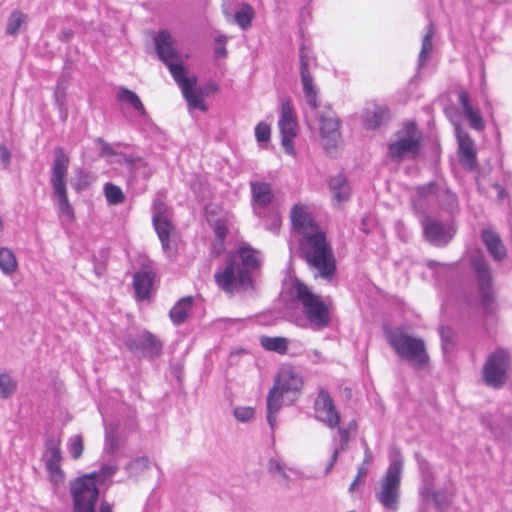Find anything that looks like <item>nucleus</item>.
<instances>
[{"mask_svg":"<svg viewBox=\"0 0 512 512\" xmlns=\"http://www.w3.org/2000/svg\"><path fill=\"white\" fill-rule=\"evenodd\" d=\"M262 264L261 252L247 243L239 246L236 254H230L226 266L215 272L216 284L225 293L233 295L239 291H253L252 272Z\"/></svg>","mask_w":512,"mask_h":512,"instance_id":"f257e3e1","label":"nucleus"},{"mask_svg":"<svg viewBox=\"0 0 512 512\" xmlns=\"http://www.w3.org/2000/svg\"><path fill=\"white\" fill-rule=\"evenodd\" d=\"M300 250L309 267L315 269V277L330 281L336 271V260L326 235L319 229L303 236Z\"/></svg>","mask_w":512,"mask_h":512,"instance_id":"f03ea898","label":"nucleus"},{"mask_svg":"<svg viewBox=\"0 0 512 512\" xmlns=\"http://www.w3.org/2000/svg\"><path fill=\"white\" fill-rule=\"evenodd\" d=\"M118 470L116 465L104 464L98 472L78 477L70 482L74 512H95L99 490L98 484H105Z\"/></svg>","mask_w":512,"mask_h":512,"instance_id":"7ed1b4c3","label":"nucleus"},{"mask_svg":"<svg viewBox=\"0 0 512 512\" xmlns=\"http://www.w3.org/2000/svg\"><path fill=\"white\" fill-rule=\"evenodd\" d=\"M402 473L403 457L399 449L392 448L388 468L375 489V498L385 510L395 512L399 508Z\"/></svg>","mask_w":512,"mask_h":512,"instance_id":"20e7f679","label":"nucleus"},{"mask_svg":"<svg viewBox=\"0 0 512 512\" xmlns=\"http://www.w3.org/2000/svg\"><path fill=\"white\" fill-rule=\"evenodd\" d=\"M386 339L396 355L415 370H423L429 366L430 356L422 338L415 337L404 329L396 328L386 332Z\"/></svg>","mask_w":512,"mask_h":512,"instance_id":"39448f33","label":"nucleus"},{"mask_svg":"<svg viewBox=\"0 0 512 512\" xmlns=\"http://www.w3.org/2000/svg\"><path fill=\"white\" fill-rule=\"evenodd\" d=\"M69 163L70 158L64 149L62 147H56L54 149L50 183L59 206V214L68 221H72L74 219V211L69 202L66 187Z\"/></svg>","mask_w":512,"mask_h":512,"instance_id":"423d86ee","label":"nucleus"},{"mask_svg":"<svg viewBox=\"0 0 512 512\" xmlns=\"http://www.w3.org/2000/svg\"><path fill=\"white\" fill-rule=\"evenodd\" d=\"M296 298L303 306L306 319L317 329H323L330 323L329 307L314 294L307 285L301 282L295 284Z\"/></svg>","mask_w":512,"mask_h":512,"instance_id":"0eeeda50","label":"nucleus"},{"mask_svg":"<svg viewBox=\"0 0 512 512\" xmlns=\"http://www.w3.org/2000/svg\"><path fill=\"white\" fill-rule=\"evenodd\" d=\"M422 134L414 122H408L397 132V139L389 144V156L401 161L405 158H415L420 150Z\"/></svg>","mask_w":512,"mask_h":512,"instance_id":"6e6552de","label":"nucleus"},{"mask_svg":"<svg viewBox=\"0 0 512 512\" xmlns=\"http://www.w3.org/2000/svg\"><path fill=\"white\" fill-rule=\"evenodd\" d=\"M511 368L510 354L505 349H497L491 353L483 367V380L489 387L501 388L508 379Z\"/></svg>","mask_w":512,"mask_h":512,"instance_id":"1a4fd4ad","label":"nucleus"},{"mask_svg":"<svg viewBox=\"0 0 512 512\" xmlns=\"http://www.w3.org/2000/svg\"><path fill=\"white\" fill-rule=\"evenodd\" d=\"M471 264L477 277L483 307L487 312H493L495 303L490 268L480 254L472 257Z\"/></svg>","mask_w":512,"mask_h":512,"instance_id":"9d476101","label":"nucleus"},{"mask_svg":"<svg viewBox=\"0 0 512 512\" xmlns=\"http://www.w3.org/2000/svg\"><path fill=\"white\" fill-rule=\"evenodd\" d=\"M320 134L324 149L331 153L341 140L339 131L340 121L329 105L325 106L319 114Z\"/></svg>","mask_w":512,"mask_h":512,"instance_id":"9b49d317","label":"nucleus"},{"mask_svg":"<svg viewBox=\"0 0 512 512\" xmlns=\"http://www.w3.org/2000/svg\"><path fill=\"white\" fill-rule=\"evenodd\" d=\"M124 343L132 353H140L148 358L160 355L163 347L162 342L146 330L127 335Z\"/></svg>","mask_w":512,"mask_h":512,"instance_id":"f8f14e48","label":"nucleus"},{"mask_svg":"<svg viewBox=\"0 0 512 512\" xmlns=\"http://www.w3.org/2000/svg\"><path fill=\"white\" fill-rule=\"evenodd\" d=\"M300 60V76L301 83L303 86V92L308 105L312 109L318 108V89L314 84L313 77L310 73L311 64L314 59L310 55L309 51L306 50L305 46L302 45L299 52Z\"/></svg>","mask_w":512,"mask_h":512,"instance_id":"ddd939ff","label":"nucleus"},{"mask_svg":"<svg viewBox=\"0 0 512 512\" xmlns=\"http://www.w3.org/2000/svg\"><path fill=\"white\" fill-rule=\"evenodd\" d=\"M278 126L281 133V144L285 152L289 155H295L293 140L297 135V120L289 101H285L281 105Z\"/></svg>","mask_w":512,"mask_h":512,"instance_id":"4468645a","label":"nucleus"},{"mask_svg":"<svg viewBox=\"0 0 512 512\" xmlns=\"http://www.w3.org/2000/svg\"><path fill=\"white\" fill-rule=\"evenodd\" d=\"M422 226L427 240L436 246L447 245L455 235L451 224L442 223L429 216L423 219Z\"/></svg>","mask_w":512,"mask_h":512,"instance_id":"2eb2a0df","label":"nucleus"},{"mask_svg":"<svg viewBox=\"0 0 512 512\" xmlns=\"http://www.w3.org/2000/svg\"><path fill=\"white\" fill-rule=\"evenodd\" d=\"M315 418L329 428H335L340 421V414L337 411L329 393L321 389L314 403Z\"/></svg>","mask_w":512,"mask_h":512,"instance_id":"dca6fc26","label":"nucleus"},{"mask_svg":"<svg viewBox=\"0 0 512 512\" xmlns=\"http://www.w3.org/2000/svg\"><path fill=\"white\" fill-rule=\"evenodd\" d=\"M302 387L303 379L300 373L291 366H284L279 371L272 388L285 396L290 394L295 396L300 393Z\"/></svg>","mask_w":512,"mask_h":512,"instance_id":"f3484780","label":"nucleus"},{"mask_svg":"<svg viewBox=\"0 0 512 512\" xmlns=\"http://www.w3.org/2000/svg\"><path fill=\"white\" fill-rule=\"evenodd\" d=\"M253 211L258 217H264L265 209L274 199V192L270 184L265 182H251Z\"/></svg>","mask_w":512,"mask_h":512,"instance_id":"a211bd4d","label":"nucleus"},{"mask_svg":"<svg viewBox=\"0 0 512 512\" xmlns=\"http://www.w3.org/2000/svg\"><path fill=\"white\" fill-rule=\"evenodd\" d=\"M290 219L293 229L302 236L319 229L306 205H294L290 212Z\"/></svg>","mask_w":512,"mask_h":512,"instance_id":"6ab92c4d","label":"nucleus"},{"mask_svg":"<svg viewBox=\"0 0 512 512\" xmlns=\"http://www.w3.org/2000/svg\"><path fill=\"white\" fill-rule=\"evenodd\" d=\"M155 49L159 59L166 65L172 61H181L182 54L176 49L171 34L160 31L154 38Z\"/></svg>","mask_w":512,"mask_h":512,"instance_id":"aec40b11","label":"nucleus"},{"mask_svg":"<svg viewBox=\"0 0 512 512\" xmlns=\"http://www.w3.org/2000/svg\"><path fill=\"white\" fill-rule=\"evenodd\" d=\"M390 120V111L386 106L376 102L366 104L362 113V122L366 129L374 130Z\"/></svg>","mask_w":512,"mask_h":512,"instance_id":"412c9836","label":"nucleus"},{"mask_svg":"<svg viewBox=\"0 0 512 512\" xmlns=\"http://www.w3.org/2000/svg\"><path fill=\"white\" fill-rule=\"evenodd\" d=\"M456 135L459 144V160L463 167L472 170L476 164L474 142L459 126H456Z\"/></svg>","mask_w":512,"mask_h":512,"instance_id":"4be33fe9","label":"nucleus"},{"mask_svg":"<svg viewBox=\"0 0 512 512\" xmlns=\"http://www.w3.org/2000/svg\"><path fill=\"white\" fill-rule=\"evenodd\" d=\"M152 222L161 242L163 251L167 254L168 257H172L175 252L174 247L171 245L170 239L171 233L174 230L173 225L167 217L152 218Z\"/></svg>","mask_w":512,"mask_h":512,"instance_id":"5701e85b","label":"nucleus"},{"mask_svg":"<svg viewBox=\"0 0 512 512\" xmlns=\"http://www.w3.org/2000/svg\"><path fill=\"white\" fill-rule=\"evenodd\" d=\"M458 100L463 109V114L465 118L469 121L470 126L477 130L481 131L484 128V121L479 114V112L473 108L470 103V97L467 91L461 90L458 93Z\"/></svg>","mask_w":512,"mask_h":512,"instance_id":"b1692460","label":"nucleus"},{"mask_svg":"<svg viewBox=\"0 0 512 512\" xmlns=\"http://www.w3.org/2000/svg\"><path fill=\"white\" fill-rule=\"evenodd\" d=\"M329 188L333 199L338 203L345 202L350 198L351 188L347 178L342 174H338L330 179Z\"/></svg>","mask_w":512,"mask_h":512,"instance_id":"393cba45","label":"nucleus"},{"mask_svg":"<svg viewBox=\"0 0 512 512\" xmlns=\"http://www.w3.org/2000/svg\"><path fill=\"white\" fill-rule=\"evenodd\" d=\"M482 239L495 260L501 261L506 257V249L498 234L491 230H483Z\"/></svg>","mask_w":512,"mask_h":512,"instance_id":"a878e982","label":"nucleus"},{"mask_svg":"<svg viewBox=\"0 0 512 512\" xmlns=\"http://www.w3.org/2000/svg\"><path fill=\"white\" fill-rule=\"evenodd\" d=\"M153 284V273L150 271H140L134 274L133 287L139 300L147 299Z\"/></svg>","mask_w":512,"mask_h":512,"instance_id":"bb28decb","label":"nucleus"},{"mask_svg":"<svg viewBox=\"0 0 512 512\" xmlns=\"http://www.w3.org/2000/svg\"><path fill=\"white\" fill-rule=\"evenodd\" d=\"M46 461V469L50 475L51 481L55 484H61L64 482V472L60 468V462L62 460L61 451L50 452L44 455Z\"/></svg>","mask_w":512,"mask_h":512,"instance_id":"cd10ccee","label":"nucleus"},{"mask_svg":"<svg viewBox=\"0 0 512 512\" xmlns=\"http://www.w3.org/2000/svg\"><path fill=\"white\" fill-rule=\"evenodd\" d=\"M183 58L181 57V61H172L166 66L168 67L173 79L175 82L179 85V87L184 89V87H187L189 85H196L197 80L195 77L189 78L186 75V69L183 66Z\"/></svg>","mask_w":512,"mask_h":512,"instance_id":"c85d7f7f","label":"nucleus"},{"mask_svg":"<svg viewBox=\"0 0 512 512\" xmlns=\"http://www.w3.org/2000/svg\"><path fill=\"white\" fill-rule=\"evenodd\" d=\"M117 99L119 101L127 103L130 107H132L136 113L141 117H147L146 109L139 98V96L125 87H120L117 91Z\"/></svg>","mask_w":512,"mask_h":512,"instance_id":"c756f323","label":"nucleus"},{"mask_svg":"<svg viewBox=\"0 0 512 512\" xmlns=\"http://www.w3.org/2000/svg\"><path fill=\"white\" fill-rule=\"evenodd\" d=\"M192 304H193L192 296H187V297L180 299L170 310L169 315H170L171 321L175 325L182 324L186 320V318L192 308Z\"/></svg>","mask_w":512,"mask_h":512,"instance_id":"7c9ffc66","label":"nucleus"},{"mask_svg":"<svg viewBox=\"0 0 512 512\" xmlns=\"http://www.w3.org/2000/svg\"><path fill=\"white\" fill-rule=\"evenodd\" d=\"M261 346L267 350L279 354H285L288 350V339L284 337H260Z\"/></svg>","mask_w":512,"mask_h":512,"instance_id":"2f4dec72","label":"nucleus"},{"mask_svg":"<svg viewBox=\"0 0 512 512\" xmlns=\"http://www.w3.org/2000/svg\"><path fill=\"white\" fill-rule=\"evenodd\" d=\"M434 36V25L430 23L427 27L426 34L422 40V47L418 58V67L422 68L428 60L429 54L432 51V38Z\"/></svg>","mask_w":512,"mask_h":512,"instance_id":"473e14b6","label":"nucleus"},{"mask_svg":"<svg viewBox=\"0 0 512 512\" xmlns=\"http://www.w3.org/2000/svg\"><path fill=\"white\" fill-rule=\"evenodd\" d=\"M338 434L340 437V446L334 448V451L330 457V461L325 469V474H328L333 469L335 463L337 462L339 453L341 451H345L348 447L349 430L347 428H339Z\"/></svg>","mask_w":512,"mask_h":512,"instance_id":"72a5a7b5","label":"nucleus"},{"mask_svg":"<svg viewBox=\"0 0 512 512\" xmlns=\"http://www.w3.org/2000/svg\"><path fill=\"white\" fill-rule=\"evenodd\" d=\"M196 85H189L182 89V94L188 103L190 108L199 109L203 112L207 111V107L204 104L201 95L194 90Z\"/></svg>","mask_w":512,"mask_h":512,"instance_id":"f704fd0d","label":"nucleus"},{"mask_svg":"<svg viewBox=\"0 0 512 512\" xmlns=\"http://www.w3.org/2000/svg\"><path fill=\"white\" fill-rule=\"evenodd\" d=\"M17 268L15 255L10 249H0V269L6 275H11Z\"/></svg>","mask_w":512,"mask_h":512,"instance_id":"c9c22d12","label":"nucleus"},{"mask_svg":"<svg viewBox=\"0 0 512 512\" xmlns=\"http://www.w3.org/2000/svg\"><path fill=\"white\" fill-rule=\"evenodd\" d=\"M437 199L440 206L449 212H453L458 208L457 196L449 189H440Z\"/></svg>","mask_w":512,"mask_h":512,"instance_id":"e433bc0d","label":"nucleus"},{"mask_svg":"<svg viewBox=\"0 0 512 512\" xmlns=\"http://www.w3.org/2000/svg\"><path fill=\"white\" fill-rule=\"evenodd\" d=\"M118 428L116 425L111 424L105 429V447L104 451L108 454H114L119 449L118 441Z\"/></svg>","mask_w":512,"mask_h":512,"instance_id":"4c0bfd02","label":"nucleus"},{"mask_svg":"<svg viewBox=\"0 0 512 512\" xmlns=\"http://www.w3.org/2000/svg\"><path fill=\"white\" fill-rule=\"evenodd\" d=\"M54 100L58 107L60 119L65 122L68 118V108L66 103V89L61 83H58L54 91Z\"/></svg>","mask_w":512,"mask_h":512,"instance_id":"58836bf2","label":"nucleus"},{"mask_svg":"<svg viewBox=\"0 0 512 512\" xmlns=\"http://www.w3.org/2000/svg\"><path fill=\"white\" fill-rule=\"evenodd\" d=\"M94 180L95 178L90 172L84 169H78L71 184L76 191H82L87 189Z\"/></svg>","mask_w":512,"mask_h":512,"instance_id":"ea45409f","label":"nucleus"},{"mask_svg":"<svg viewBox=\"0 0 512 512\" xmlns=\"http://www.w3.org/2000/svg\"><path fill=\"white\" fill-rule=\"evenodd\" d=\"M254 16V11L248 4H243L242 7L235 12V22L243 29H247L251 26V22Z\"/></svg>","mask_w":512,"mask_h":512,"instance_id":"a19ab883","label":"nucleus"},{"mask_svg":"<svg viewBox=\"0 0 512 512\" xmlns=\"http://www.w3.org/2000/svg\"><path fill=\"white\" fill-rule=\"evenodd\" d=\"M27 16L19 10L13 11L7 21L6 34L14 36L18 33L21 25L26 21Z\"/></svg>","mask_w":512,"mask_h":512,"instance_id":"79ce46f5","label":"nucleus"},{"mask_svg":"<svg viewBox=\"0 0 512 512\" xmlns=\"http://www.w3.org/2000/svg\"><path fill=\"white\" fill-rule=\"evenodd\" d=\"M104 193H105L107 202L111 205H118V204L122 203L125 199V196H124L121 188L112 183H107L104 186Z\"/></svg>","mask_w":512,"mask_h":512,"instance_id":"37998d69","label":"nucleus"},{"mask_svg":"<svg viewBox=\"0 0 512 512\" xmlns=\"http://www.w3.org/2000/svg\"><path fill=\"white\" fill-rule=\"evenodd\" d=\"M16 382L7 374L0 375V397L7 399L14 394Z\"/></svg>","mask_w":512,"mask_h":512,"instance_id":"c03bdc74","label":"nucleus"},{"mask_svg":"<svg viewBox=\"0 0 512 512\" xmlns=\"http://www.w3.org/2000/svg\"><path fill=\"white\" fill-rule=\"evenodd\" d=\"M284 394H280L276 389L271 388L267 396V411L276 412L281 409Z\"/></svg>","mask_w":512,"mask_h":512,"instance_id":"a18cd8bd","label":"nucleus"},{"mask_svg":"<svg viewBox=\"0 0 512 512\" xmlns=\"http://www.w3.org/2000/svg\"><path fill=\"white\" fill-rule=\"evenodd\" d=\"M149 468V460L147 457H139L131 461L125 466V469L131 475H137Z\"/></svg>","mask_w":512,"mask_h":512,"instance_id":"49530a36","label":"nucleus"},{"mask_svg":"<svg viewBox=\"0 0 512 512\" xmlns=\"http://www.w3.org/2000/svg\"><path fill=\"white\" fill-rule=\"evenodd\" d=\"M84 450V443L82 436L75 435L69 440V452L73 459H79Z\"/></svg>","mask_w":512,"mask_h":512,"instance_id":"de8ad7c7","label":"nucleus"},{"mask_svg":"<svg viewBox=\"0 0 512 512\" xmlns=\"http://www.w3.org/2000/svg\"><path fill=\"white\" fill-rule=\"evenodd\" d=\"M267 468L271 475L278 476L279 478L286 480V481L289 480V477H288L287 473L285 472V468L279 460L274 459V458L270 459L268 461Z\"/></svg>","mask_w":512,"mask_h":512,"instance_id":"09e8293b","label":"nucleus"},{"mask_svg":"<svg viewBox=\"0 0 512 512\" xmlns=\"http://www.w3.org/2000/svg\"><path fill=\"white\" fill-rule=\"evenodd\" d=\"M439 333L442 340V349L444 353L449 352L453 347V331L449 327H440Z\"/></svg>","mask_w":512,"mask_h":512,"instance_id":"8fccbe9b","label":"nucleus"},{"mask_svg":"<svg viewBox=\"0 0 512 512\" xmlns=\"http://www.w3.org/2000/svg\"><path fill=\"white\" fill-rule=\"evenodd\" d=\"M433 503L439 510H445L451 503V497L445 491L433 493Z\"/></svg>","mask_w":512,"mask_h":512,"instance_id":"3c124183","label":"nucleus"},{"mask_svg":"<svg viewBox=\"0 0 512 512\" xmlns=\"http://www.w3.org/2000/svg\"><path fill=\"white\" fill-rule=\"evenodd\" d=\"M255 414L254 408L252 407H236L234 409V416L238 421L248 422L253 419Z\"/></svg>","mask_w":512,"mask_h":512,"instance_id":"603ef678","label":"nucleus"},{"mask_svg":"<svg viewBox=\"0 0 512 512\" xmlns=\"http://www.w3.org/2000/svg\"><path fill=\"white\" fill-rule=\"evenodd\" d=\"M271 130L266 123H259L255 128V137L259 143L267 142L270 139Z\"/></svg>","mask_w":512,"mask_h":512,"instance_id":"864d4df0","label":"nucleus"},{"mask_svg":"<svg viewBox=\"0 0 512 512\" xmlns=\"http://www.w3.org/2000/svg\"><path fill=\"white\" fill-rule=\"evenodd\" d=\"M214 233L218 241L219 250L223 249V242L227 236L228 229L224 223L217 221L214 226Z\"/></svg>","mask_w":512,"mask_h":512,"instance_id":"5fc2aeb1","label":"nucleus"},{"mask_svg":"<svg viewBox=\"0 0 512 512\" xmlns=\"http://www.w3.org/2000/svg\"><path fill=\"white\" fill-rule=\"evenodd\" d=\"M167 211H168V208H167L165 202L162 199L156 198L153 201V215H152V218L167 217L166 216Z\"/></svg>","mask_w":512,"mask_h":512,"instance_id":"6e6d98bb","label":"nucleus"},{"mask_svg":"<svg viewBox=\"0 0 512 512\" xmlns=\"http://www.w3.org/2000/svg\"><path fill=\"white\" fill-rule=\"evenodd\" d=\"M440 189H438L435 183L430 182L426 185L420 186L417 189L418 196L421 198H427L430 195H437Z\"/></svg>","mask_w":512,"mask_h":512,"instance_id":"4d7b16f0","label":"nucleus"},{"mask_svg":"<svg viewBox=\"0 0 512 512\" xmlns=\"http://www.w3.org/2000/svg\"><path fill=\"white\" fill-rule=\"evenodd\" d=\"M12 154L5 144H0V160L3 169H7L11 163Z\"/></svg>","mask_w":512,"mask_h":512,"instance_id":"13d9d810","label":"nucleus"},{"mask_svg":"<svg viewBox=\"0 0 512 512\" xmlns=\"http://www.w3.org/2000/svg\"><path fill=\"white\" fill-rule=\"evenodd\" d=\"M96 143L100 147L101 155L112 156V155L116 154V152L113 150V148L107 142H105L102 138H97Z\"/></svg>","mask_w":512,"mask_h":512,"instance_id":"bf43d9fd","label":"nucleus"},{"mask_svg":"<svg viewBox=\"0 0 512 512\" xmlns=\"http://www.w3.org/2000/svg\"><path fill=\"white\" fill-rule=\"evenodd\" d=\"M60 444H61V442H60L59 438H56V437L47 438V440H46L47 452L46 453L61 451Z\"/></svg>","mask_w":512,"mask_h":512,"instance_id":"052dcab7","label":"nucleus"},{"mask_svg":"<svg viewBox=\"0 0 512 512\" xmlns=\"http://www.w3.org/2000/svg\"><path fill=\"white\" fill-rule=\"evenodd\" d=\"M281 226V218L277 213H273L270 218V223L267 224V229L272 232H278Z\"/></svg>","mask_w":512,"mask_h":512,"instance_id":"680f3d73","label":"nucleus"},{"mask_svg":"<svg viewBox=\"0 0 512 512\" xmlns=\"http://www.w3.org/2000/svg\"><path fill=\"white\" fill-rule=\"evenodd\" d=\"M362 442H363V447H364V459H363L362 465L366 466L372 462L373 453H372L371 449L369 448L367 442L365 440H363Z\"/></svg>","mask_w":512,"mask_h":512,"instance_id":"e2e57ef3","label":"nucleus"},{"mask_svg":"<svg viewBox=\"0 0 512 512\" xmlns=\"http://www.w3.org/2000/svg\"><path fill=\"white\" fill-rule=\"evenodd\" d=\"M418 465L421 475L432 472V467L428 461L422 458H418Z\"/></svg>","mask_w":512,"mask_h":512,"instance_id":"0e129e2a","label":"nucleus"},{"mask_svg":"<svg viewBox=\"0 0 512 512\" xmlns=\"http://www.w3.org/2000/svg\"><path fill=\"white\" fill-rule=\"evenodd\" d=\"M433 493H437V491L433 490V485H426L423 484V487L421 489V496L425 499L431 498L433 500Z\"/></svg>","mask_w":512,"mask_h":512,"instance_id":"69168bd1","label":"nucleus"},{"mask_svg":"<svg viewBox=\"0 0 512 512\" xmlns=\"http://www.w3.org/2000/svg\"><path fill=\"white\" fill-rule=\"evenodd\" d=\"M74 33L71 29H63L59 35L61 41L67 42L73 37Z\"/></svg>","mask_w":512,"mask_h":512,"instance_id":"338daca9","label":"nucleus"},{"mask_svg":"<svg viewBox=\"0 0 512 512\" xmlns=\"http://www.w3.org/2000/svg\"><path fill=\"white\" fill-rule=\"evenodd\" d=\"M367 474H368V469L366 468V466L361 465L358 468V472H357L355 480L360 481V480L364 479L367 476Z\"/></svg>","mask_w":512,"mask_h":512,"instance_id":"774afa93","label":"nucleus"}]
</instances>
